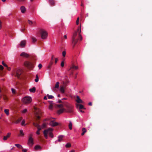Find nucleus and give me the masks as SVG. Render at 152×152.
Returning <instances> with one entry per match:
<instances>
[{
  "mask_svg": "<svg viewBox=\"0 0 152 152\" xmlns=\"http://www.w3.org/2000/svg\"><path fill=\"white\" fill-rule=\"evenodd\" d=\"M64 38L65 39H66L67 37V36L66 35H64Z\"/></svg>",
  "mask_w": 152,
  "mask_h": 152,
  "instance_id": "63",
  "label": "nucleus"
},
{
  "mask_svg": "<svg viewBox=\"0 0 152 152\" xmlns=\"http://www.w3.org/2000/svg\"><path fill=\"white\" fill-rule=\"evenodd\" d=\"M35 109L36 110V108H35ZM35 113L36 114V116L37 118V120L39 119L40 118V115L41 114V113L40 110L39 109H36Z\"/></svg>",
  "mask_w": 152,
  "mask_h": 152,
  "instance_id": "11",
  "label": "nucleus"
},
{
  "mask_svg": "<svg viewBox=\"0 0 152 152\" xmlns=\"http://www.w3.org/2000/svg\"><path fill=\"white\" fill-rule=\"evenodd\" d=\"M82 132L81 133V135L82 136L86 132V130L85 128H83L82 129Z\"/></svg>",
  "mask_w": 152,
  "mask_h": 152,
  "instance_id": "21",
  "label": "nucleus"
},
{
  "mask_svg": "<svg viewBox=\"0 0 152 152\" xmlns=\"http://www.w3.org/2000/svg\"><path fill=\"white\" fill-rule=\"evenodd\" d=\"M65 103H66V102H65L64 103H63L62 104L57 105V107L59 108H61L57 111V113L58 114H61L63 113L64 111L66 110V109L64 108V104Z\"/></svg>",
  "mask_w": 152,
  "mask_h": 152,
  "instance_id": "5",
  "label": "nucleus"
},
{
  "mask_svg": "<svg viewBox=\"0 0 152 152\" xmlns=\"http://www.w3.org/2000/svg\"><path fill=\"white\" fill-rule=\"evenodd\" d=\"M20 135L21 136H23L24 135V134L22 130H20Z\"/></svg>",
  "mask_w": 152,
  "mask_h": 152,
  "instance_id": "30",
  "label": "nucleus"
},
{
  "mask_svg": "<svg viewBox=\"0 0 152 152\" xmlns=\"http://www.w3.org/2000/svg\"><path fill=\"white\" fill-rule=\"evenodd\" d=\"M38 67L39 68V69H40L42 67V65L41 64H39Z\"/></svg>",
  "mask_w": 152,
  "mask_h": 152,
  "instance_id": "45",
  "label": "nucleus"
},
{
  "mask_svg": "<svg viewBox=\"0 0 152 152\" xmlns=\"http://www.w3.org/2000/svg\"><path fill=\"white\" fill-rule=\"evenodd\" d=\"M1 21L0 20V29H1Z\"/></svg>",
  "mask_w": 152,
  "mask_h": 152,
  "instance_id": "62",
  "label": "nucleus"
},
{
  "mask_svg": "<svg viewBox=\"0 0 152 152\" xmlns=\"http://www.w3.org/2000/svg\"><path fill=\"white\" fill-rule=\"evenodd\" d=\"M47 98L46 96H45L44 97V99L45 100H47Z\"/></svg>",
  "mask_w": 152,
  "mask_h": 152,
  "instance_id": "60",
  "label": "nucleus"
},
{
  "mask_svg": "<svg viewBox=\"0 0 152 152\" xmlns=\"http://www.w3.org/2000/svg\"><path fill=\"white\" fill-rule=\"evenodd\" d=\"M78 69V67L77 66H75L74 65H73L72 67H71L69 69V70H70L71 69Z\"/></svg>",
  "mask_w": 152,
  "mask_h": 152,
  "instance_id": "24",
  "label": "nucleus"
},
{
  "mask_svg": "<svg viewBox=\"0 0 152 152\" xmlns=\"http://www.w3.org/2000/svg\"><path fill=\"white\" fill-rule=\"evenodd\" d=\"M10 135H11L10 133H7V136H4V138H3L4 140H7V138L10 137Z\"/></svg>",
  "mask_w": 152,
  "mask_h": 152,
  "instance_id": "19",
  "label": "nucleus"
},
{
  "mask_svg": "<svg viewBox=\"0 0 152 152\" xmlns=\"http://www.w3.org/2000/svg\"><path fill=\"white\" fill-rule=\"evenodd\" d=\"M23 72V71L21 69H18L17 70H15L13 73L12 75H14L15 77H17L18 78H20V76L22 74Z\"/></svg>",
  "mask_w": 152,
  "mask_h": 152,
  "instance_id": "6",
  "label": "nucleus"
},
{
  "mask_svg": "<svg viewBox=\"0 0 152 152\" xmlns=\"http://www.w3.org/2000/svg\"><path fill=\"white\" fill-rule=\"evenodd\" d=\"M49 2L50 4L53 5L54 4V0H49Z\"/></svg>",
  "mask_w": 152,
  "mask_h": 152,
  "instance_id": "32",
  "label": "nucleus"
},
{
  "mask_svg": "<svg viewBox=\"0 0 152 152\" xmlns=\"http://www.w3.org/2000/svg\"><path fill=\"white\" fill-rule=\"evenodd\" d=\"M47 126V124L46 123H44L42 125V128H45Z\"/></svg>",
  "mask_w": 152,
  "mask_h": 152,
  "instance_id": "40",
  "label": "nucleus"
},
{
  "mask_svg": "<svg viewBox=\"0 0 152 152\" xmlns=\"http://www.w3.org/2000/svg\"><path fill=\"white\" fill-rule=\"evenodd\" d=\"M25 122V120L24 119L23 120L22 122L21 125H24Z\"/></svg>",
  "mask_w": 152,
  "mask_h": 152,
  "instance_id": "46",
  "label": "nucleus"
},
{
  "mask_svg": "<svg viewBox=\"0 0 152 152\" xmlns=\"http://www.w3.org/2000/svg\"><path fill=\"white\" fill-rule=\"evenodd\" d=\"M79 18L78 17L77 19V20H76V24L77 25H78V24H79Z\"/></svg>",
  "mask_w": 152,
  "mask_h": 152,
  "instance_id": "44",
  "label": "nucleus"
},
{
  "mask_svg": "<svg viewBox=\"0 0 152 152\" xmlns=\"http://www.w3.org/2000/svg\"><path fill=\"white\" fill-rule=\"evenodd\" d=\"M31 39L32 40V42L34 43L35 42L37 41V39L34 37H32L31 38Z\"/></svg>",
  "mask_w": 152,
  "mask_h": 152,
  "instance_id": "35",
  "label": "nucleus"
},
{
  "mask_svg": "<svg viewBox=\"0 0 152 152\" xmlns=\"http://www.w3.org/2000/svg\"><path fill=\"white\" fill-rule=\"evenodd\" d=\"M88 105L90 106H91L92 105V103L91 102H90L88 103Z\"/></svg>",
  "mask_w": 152,
  "mask_h": 152,
  "instance_id": "61",
  "label": "nucleus"
},
{
  "mask_svg": "<svg viewBox=\"0 0 152 152\" xmlns=\"http://www.w3.org/2000/svg\"><path fill=\"white\" fill-rule=\"evenodd\" d=\"M35 81L36 82H37L39 81V77L38 75H37L36 76V79H35Z\"/></svg>",
  "mask_w": 152,
  "mask_h": 152,
  "instance_id": "34",
  "label": "nucleus"
},
{
  "mask_svg": "<svg viewBox=\"0 0 152 152\" xmlns=\"http://www.w3.org/2000/svg\"><path fill=\"white\" fill-rule=\"evenodd\" d=\"M22 151L24 152H26L27 151V150L26 149H23V150H22Z\"/></svg>",
  "mask_w": 152,
  "mask_h": 152,
  "instance_id": "59",
  "label": "nucleus"
},
{
  "mask_svg": "<svg viewBox=\"0 0 152 152\" xmlns=\"http://www.w3.org/2000/svg\"><path fill=\"white\" fill-rule=\"evenodd\" d=\"M35 149L36 150H40L41 149V147L39 145H37L35 146Z\"/></svg>",
  "mask_w": 152,
  "mask_h": 152,
  "instance_id": "23",
  "label": "nucleus"
},
{
  "mask_svg": "<svg viewBox=\"0 0 152 152\" xmlns=\"http://www.w3.org/2000/svg\"><path fill=\"white\" fill-rule=\"evenodd\" d=\"M7 69L9 71H10L11 69V68L10 67H8L7 66Z\"/></svg>",
  "mask_w": 152,
  "mask_h": 152,
  "instance_id": "58",
  "label": "nucleus"
},
{
  "mask_svg": "<svg viewBox=\"0 0 152 152\" xmlns=\"http://www.w3.org/2000/svg\"><path fill=\"white\" fill-rule=\"evenodd\" d=\"M20 10L22 13H24L26 11V9L25 7L22 6L20 8Z\"/></svg>",
  "mask_w": 152,
  "mask_h": 152,
  "instance_id": "18",
  "label": "nucleus"
},
{
  "mask_svg": "<svg viewBox=\"0 0 152 152\" xmlns=\"http://www.w3.org/2000/svg\"><path fill=\"white\" fill-rule=\"evenodd\" d=\"M33 135L32 134H29L28 144L30 147H31L34 144L33 139L32 137Z\"/></svg>",
  "mask_w": 152,
  "mask_h": 152,
  "instance_id": "10",
  "label": "nucleus"
},
{
  "mask_svg": "<svg viewBox=\"0 0 152 152\" xmlns=\"http://www.w3.org/2000/svg\"><path fill=\"white\" fill-rule=\"evenodd\" d=\"M60 83L59 82L56 83L55 86L53 88V91H57V89H58L59 88V84Z\"/></svg>",
  "mask_w": 152,
  "mask_h": 152,
  "instance_id": "12",
  "label": "nucleus"
},
{
  "mask_svg": "<svg viewBox=\"0 0 152 152\" xmlns=\"http://www.w3.org/2000/svg\"><path fill=\"white\" fill-rule=\"evenodd\" d=\"M51 118H46L45 119V121H50L51 120Z\"/></svg>",
  "mask_w": 152,
  "mask_h": 152,
  "instance_id": "53",
  "label": "nucleus"
},
{
  "mask_svg": "<svg viewBox=\"0 0 152 152\" xmlns=\"http://www.w3.org/2000/svg\"><path fill=\"white\" fill-rule=\"evenodd\" d=\"M77 99L76 100V102L78 103H83V101L82 100L80 99V97L79 96H76Z\"/></svg>",
  "mask_w": 152,
  "mask_h": 152,
  "instance_id": "16",
  "label": "nucleus"
},
{
  "mask_svg": "<svg viewBox=\"0 0 152 152\" xmlns=\"http://www.w3.org/2000/svg\"><path fill=\"white\" fill-rule=\"evenodd\" d=\"M77 105L79 106V109H84V108L82 104H79V105L78 104Z\"/></svg>",
  "mask_w": 152,
  "mask_h": 152,
  "instance_id": "38",
  "label": "nucleus"
},
{
  "mask_svg": "<svg viewBox=\"0 0 152 152\" xmlns=\"http://www.w3.org/2000/svg\"><path fill=\"white\" fill-rule=\"evenodd\" d=\"M69 83V81L68 80H66L65 81H62L61 83L60 90L62 93L64 94V88L66 87L68 84Z\"/></svg>",
  "mask_w": 152,
  "mask_h": 152,
  "instance_id": "2",
  "label": "nucleus"
},
{
  "mask_svg": "<svg viewBox=\"0 0 152 152\" xmlns=\"http://www.w3.org/2000/svg\"><path fill=\"white\" fill-rule=\"evenodd\" d=\"M17 1L20 2H23L25 1V0H17Z\"/></svg>",
  "mask_w": 152,
  "mask_h": 152,
  "instance_id": "57",
  "label": "nucleus"
},
{
  "mask_svg": "<svg viewBox=\"0 0 152 152\" xmlns=\"http://www.w3.org/2000/svg\"><path fill=\"white\" fill-rule=\"evenodd\" d=\"M40 33L41 38L42 39H45L47 38L48 36V33L46 31L43 29H41L40 31Z\"/></svg>",
  "mask_w": 152,
  "mask_h": 152,
  "instance_id": "9",
  "label": "nucleus"
},
{
  "mask_svg": "<svg viewBox=\"0 0 152 152\" xmlns=\"http://www.w3.org/2000/svg\"><path fill=\"white\" fill-rule=\"evenodd\" d=\"M49 124L52 126H55L59 125V124L56 122L51 121L49 123Z\"/></svg>",
  "mask_w": 152,
  "mask_h": 152,
  "instance_id": "14",
  "label": "nucleus"
},
{
  "mask_svg": "<svg viewBox=\"0 0 152 152\" xmlns=\"http://www.w3.org/2000/svg\"><path fill=\"white\" fill-rule=\"evenodd\" d=\"M81 25L77 29V31H75L73 33L72 37V43L74 47L78 40H81L82 39V37L80 34L81 32Z\"/></svg>",
  "mask_w": 152,
  "mask_h": 152,
  "instance_id": "1",
  "label": "nucleus"
},
{
  "mask_svg": "<svg viewBox=\"0 0 152 152\" xmlns=\"http://www.w3.org/2000/svg\"><path fill=\"white\" fill-rule=\"evenodd\" d=\"M15 145L19 148H23V147L19 144H15Z\"/></svg>",
  "mask_w": 152,
  "mask_h": 152,
  "instance_id": "27",
  "label": "nucleus"
},
{
  "mask_svg": "<svg viewBox=\"0 0 152 152\" xmlns=\"http://www.w3.org/2000/svg\"><path fill=\"white\" fill-rule=\"evenodd\" d=\"M37 129H38V130H37V131L36 132V134H37L39 135L40 134L39 132L41 130L42 128H40V127H38V128H37Z\"/></svg>",
  "mask_w": 152,
  "mask_h": 152,
  "instance_id": "28",
  "label": "nucleus"
},
{
  "mask_svg": "<svg viewBox=\"0 0 152 152\" xmlns=\"http://www.w3.org/2000/svg\"><path fill=\"white\" fill-rule=\"evenodd\" d=\"M53 63V61H51V63H50V65L49 66H48V68H50V67L52 65Z\"/></svg>",
  "mask_w": 152,
  "mask_h": 152,
  "instance_id": "51",
  "label": "nucleus"
},
{
  "mask_svg": "<svg viewBox=\"0 0 152 152\" xmlns=\"http://www.w3.org/2000/svg\"><path fill=\"white\" fill-rule=\"evenodd\" d=\"M4 69V67L1 65H0V70H2Z\"/></svg>",
  "mask_w": 152,
  "mask_h": 152,
  "instance_id": "47",
  "label": "nucleus"
},
{
  "mask_svg": "<svg viewBox=\"0 0 152 152\" xmlns=\"http://www.w3.org/2000/svg\"><path fill=\"white\" fill-rule=\"evenodd\" d=\"M58 103H61V104H62L63 103H64L65 102H62V101L61 100H59L58 101Z\"/></svg>",
  "mask_w": 152,
  "mask_h": 152,
  "instance_id": "50",
  "label": "nucleus"
},
{
  "mask_svg": "<svg viewBox=\"0 0 152 152\" xmlns=\"http://www.w3.org/2000/svg\"><path fill=\"white\" fill-rule=\"evenodd\" d=\"M72 124L71 121H69V127L70 130L72 129Z\"/></svg>",
  "mask_w": 152,
  "mask_h": 152,
  "instance_id": "25",
  "label": "nucleus"
},
{
  "mask_svg": "<svg viewBox=\"0 0 152 152\" xmlns=\"http://www.w3.org/2000/svg\"><path fill=\"white\" fill-rule=\"evenodd\" d=\"M22 101L24 103L28 104L31 102L32 99L31 97L30 96H25L22 99Z\"/></svg>",
  "mask_w": 152,
  "mask_h": 152,
  "instance_id": "8",
  "label": "nucleus"
},
{
  "mask_svg": "<svg viewBox=\"0 0 152 152\" xmlns=\"http://www.w3.org/2000/svg\"><path fill=\"white\" fill-rule=\"evenodd\" d=\"M70 71V72L71 73V75H72L73 74V72L72 71V69H71L70 70H69Z\"/></svg>",
  "mask_w": 152,
  "mask_h": 152,
  "instance_id": "55",
  "label": "nucleus"
},
{
  "mask_svg": "<svg viewBox=\"0 0 152 152\" xmlns=\"http://www.w3.org/2000/svg\"><path fill=\"white\" fill-rule=\"evenodd\" d=\"M22 119V118H19L18 120H17L16 121L15 123L16 124H18V123Z\"/></svg>",
  "mask_w": 152,
  "mask_h": 152,
  "instance_id": "29",
  "label": "nucleus"
},
{
  "mask_svg": "<svg viewBox=\"0 0 152 152\" xmlns=\"http://www.w3.org/2000/svg\"><path fill=\"white\" fill-rule=\"evenodd\" d=\"M20 56H23L26 58L28 57L29 56V55L28 54L24 52H23L21 53L20 55Z\"/></svg>",
  "mask_w": 152,
  "mask_h": 152,
  "instance_id": "17",
  "label": "nucleus"
},
{
  "mask_svg": "<svg viewBox=\"0 0 152 152\" xmlns=\"http://www.w3.org/2000/svg\"><path fill=\"white\" fill-rule=\"evenodd\" d=\"M2 64L5 67H7V65L4 63V61L2 62Z\"/></svg>",
  "mask_w": 152,
  "mask_h": 152,
  "instance_id": "41",
  "label": "nucleus"
},
{
  "mask_svg": "<svg viewBox=\"0 0 152 152\" xmlns=\"http://www.w3.org/2000/svg\"><path fill=\"white\" fill-rule=\"evenodd\" d=\"M33 125L34 126H35L37 127V128H38V127H40V126L39 125V124L37 123H33Z\"/></svg>",
  "mask_w": 152,
  "mask_h": 152,
  "instance_id": "31",
  "label": "nucleus"
},
{
  "mask_svg": "<svg viewBox=\"0 0 152 152\" xmlns=\"http://www.w3.org/2000/svg\"><path fill=\"white\" fill-rule=\"evenodd\" d=\"M47 96H48V98L49 99H52L54 98V96L52 95H49L48 94H47Z\"/></svg>",
  "mask_w": 152,
  "mask_h": 152,
  "instance_id": "36",
  "label": "nucleus"
},
{
  "mask_svg": "<svg viewBox=\"0 0 152 152\" xmlns=\"http://www.w3.org/2000/svg\"><path fill=\"white\" fill-rule=\"evenodd\" d=\"M29 91L31 92L34 93L35 92L36 88L35 87H33L32 88H30Z\"/></svg>",
  "mask_w": 152,
  "mask_h": 152,
  "instance_id": "22",
  "label": "nucleus"
},
{
  "mask_svg": "<svg viewBox=\"0 0 152 152\" xmlns=\"http://www.w3.org/2000/svg\"><path fill=\"white\" fill-rule=\"evenodd\" d=\"M11 90H12V93L13 94H15V93L16 91H15V89H13V88H12L11 89Z\"/></svg>",
  "mask_w": 152,
  "mask_h": 152,
  "instance_id": "42",
  "label": "nucleus"
},
{
  "mask_svg": "<svg viewBox=\"0 0 152 152\" xmlns=\"http://www.w3.org/2000/svg\"><path fill=\"white\" fill-rule=\"evenodd\" d=\"M24 64L25 66L30 70L32 69L34 67L33 64L29 61H25L24 62Z\"/></svg>",
  "mask_w": 152,
  "mask_h": 152,
  "instance_id": "7",
  "label": "nucleus"
},
{
  "mask_svg": "<svg viewBox=\"0 0 152 152\" xmlns=\"http://www.w3.org/2000/svg\"><path fill=\"white\" fill-rule=\"evenodd\" d=\"M53 129L51 128H49L48 129L45 130L43 132L44 136L46 139H47L48 138V134L49 136L52 138L53 137V135L51 132Z\"/></svg>",
  "mask_w": 152,
  "mask_h": 152,
  "instance_id": "4",
  "label": "nucleus"
},
{
  "mask_svg": "<svg viewBox=\"0 0 152 152\" xmlns=\"http://www.w3.org/2000/svg\"><path fill=\"white\" fill-rule=\"evenodd\" d=\"M64 106L66 107V110L64 111L70 113H73V106L72 105L67 102L64 103Z\"/></svg>",
  "mask_w": 152,
  "mask_h": 152,
  "instance_id": "3",
  "label": "nucleus"
},
{
  "mask_svg": "<svg viewBox=\"0 0 152 152\" xmlns=\"http://www.w3.org/2000/svg\"><path fill=\"white\" fill-rule=\"evenodd\" d=\"M62 55L64 57L65 56L66 53L65 51H64L62 52Z\"/></svg>",
  "mask_w": 152,
  "mask_h": 152,
  "instance_id": "43",
  "label": "nucleus"
},
{
  "mask_svg": "<svg viewBox=\"0 0 152 152\" xmlns=\"http://www.w3.org/2000/svg\"><path fill=\"white\" fill-rule=\"evenodd\" d=\"M54 59V56H53V55L52 56V57H51V61H52Z\"/></svg>",
  "mask_w": 152,
  "mask_h": 152,
  "instance_id": "56",
  "label": "nucleus"
},
{
  "mask_svg": "<svg viewBox=\"0 0 152 152\" xmlns=\"http://www.w3.org/2000/svg\"><path fill=\"white\" fill-rule=\"evenodd\" d=\"M25 30V29L24 28H22L21 29V31L22 32H24Z\"/></svg>",
  "mask_w": 152,
  "mask_h": 152,
  "instance_id": "54",
  "label": "nucleus"
},
{
  "mask_svg": "<svg viewBox=\"0 0 152 152\" xmlns=\"http://www.w3.org/2000/svg\"><path fill=\"white\" fill-rule=\"evenodd\" d=\"M58 61V59L57 58H55V64H56L57 62V61Z\"/></svg>",
  "mask_w": 152,
  "mask_h": 152,
  "instance_id": "52",
  "label": "nucleus"
},
{
  "mask_svg": "<svg viewBox=\"0 0 152 152\" xmlns=\"http://www.w3.org/2000/svg\"><path fill=\"white\" fill-rule=\"evenodd\" d=\"M26 44V40H23L21 41L19 44L21 48H24Z\"/></svg>",
  "mask_w": 152,
  "mask_h": 152,
  "instance_id": "13",
  "label": "nucleus"
},
{
  "mask_svg": "<svg viewBox=\"0 0 152 152\" xmlns=\"http://www.w3.org/2000/svg\"><path fill=\"white\" fill-rule=\"evenodd\" d=\"M61 67H63L64 66V62L62 61L61 63Z\"/></svg>",
  "mask_w": 152,
  "mask_h": 152,
  "instance_id": "49",
  "label": "nucleus"
},
{
  "mask_svg": "<svg viewBox=\"0 0 152 152\" xmlns=\"http://www.w3.org/2000/svg\"><path fill=\"white\" fill-rule=\"evenodd\" d=\"M4 113H6V114L7 115H8L9 114V110L8 109H6L4 110Z\"/></svg>",
  "mask_w": 152,
  "mask_h": 152,
  "instance_id": "26",
  "label": "nucleus"
},
{
  "mask_svg": "<svg viewBox=\"0 0 152 152\" xmlns=\"http://www.w3.org/2000/svg\"><path fill=\"white\" fill-rule=\"evenodd\" d=\"M71 144L69 143H68L66 144L65 145V146L66 148H69L71 146Z\"/></svg>",
  "mask_w": 152,
  "mask_h": 152,
  "instance_id": "39",
  "label": "nucleus"
},
{
  "mask_svg": "<svg viewBox=\"0 0 152 152\" xmlns=\"http://www.w3.org/2000/svg\"><path fill=\"white\" fill-rule=\"evenodd\" d=\"M50 105L49 106V109L50 110H52V109L53 108V102L52 101H49V102Z\"/></svg>",
  "mask_w": 152,
  "mask_h": 152,
  "instance_id": "20",
  "label": "nucleus"
},
{
  "mask_svg": "<svg viewBox=\"0 0 152 152\" xmlns=\"http://www.w3.org/2000/svg\"><path fill=\"white\" fill-rule=\"evenodd\" d=\"M75 151L74 150H72L70 152H75Z\"/></svg>",
  "mask_w": 152,
  "mask_h": 152,
  "instance_id": "64",
  "label": "nucleus"
},
{
  "mask_svg": "<svg viewBox=\"0 0 152 152\" xmlns=\"http://www.w3.org/2000/svg\"><path fill=\"white\" fill-rule=\"evenodd\" d=\"M28 23L30 25H32L33 23L32 21H31L29 20H28Z\"/></svg>",
  "mask_w": 152,
  "mask_h": 152,
  "instance_id": "33",
  "label": "nucleus"
},
{
  "mask_svg": "<svg viewBox=\"0 0 152 152\" xmlns=\"http://www.w3.org/2000/svg\"><path fill=\"white\" fill-rule=\"evenodd\" d=\"M63 137L64 136L63 135H60L58 136V140L55 141V143H57L58 141L59 142H61L62 140V139Z\"/></svg>",
  "mask_w": 152,
  "mask_h": 152,
  "instance_id": "15",
  "label": "nucleus"
},
{
  "mask_svg": "<svg viewBox=\"0 0 152 152\" xmlns=\"http://www.w3.org/2000/svg\"><path fill=\"white\" fill-rule=\"evenodd\" d=\"M3 98L4 100H7L8 99L7 97L4 95H3Z\"/></svg>",
  "mask_w": 152,
  "mask_h": 152,
  "instance_id": "37",
  "label": "nucleus"
},
{
  "mask_svg": "<svg viewBox=\"0 0 152 152\" xmlns=\"http://www.w3.org/2000/svg\"><path fill=\"white\" fill-rule=\"evenodd\" d=\"M27 111V110L26 109H24L22 113H25Z\"/></svg>",
  "mask_w": 152,
  "mask_h": 152,
  "instance_id": "48",
  "label": "nucleus"
}]
</instances>
